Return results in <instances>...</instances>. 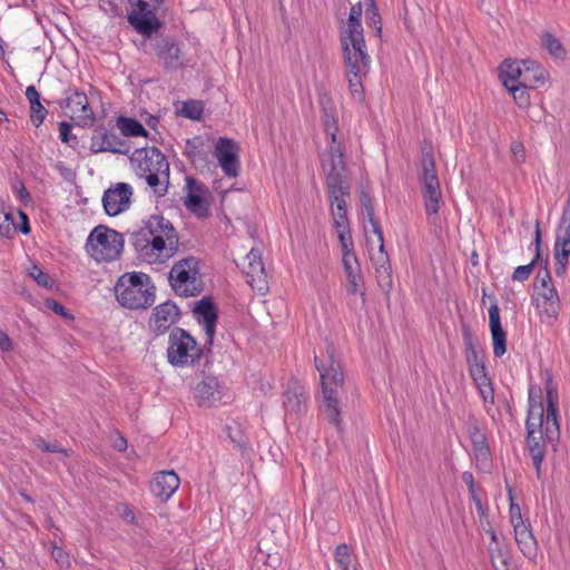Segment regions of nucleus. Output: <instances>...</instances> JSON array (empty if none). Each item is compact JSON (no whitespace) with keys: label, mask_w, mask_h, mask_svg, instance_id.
Here are the masks:
<instances>
[{"label":"nucleus","mask_w":570,"mask_h":570,"mask_svg":"<svg viewBox=\"0 0 570 570\" xmlns=\"http://www.w3.org/2000/svg\"><path fill=\"white\" fill-rule=\"evenodd\" d=\"M138 257L148 264H163L176 255L179 236L171 222L161 215H150L139 229L129 234Z\"/></svg>","instance_id":"nucleus-1"},{"label":"nucleus","mask_w":570,"mask_h":570,"mask_svg":"<svg viewBox=\"0 0 570 570\" xmlns=\"http://www.w3.org/2000/svg\"><path fill=\"white\" fill-rule=\"evenodd\" d=\"M525 428L527 446L533 460L537 476L540 478L541 464L546 455V442L553 443L560 436L558 402L552 389L547 391L546 410L541 402H534L530 399Z\"/></svg>","instance_id":"nucleus-2"},{"label":"nucleus","mask_w":570,"mask_h":570,"mask_svg":"<svg viewBox=\"0 0 570 570\" xmlns=\"http://www.w3.org/2000/svg\"><path fill=\"white\" fill-rule=\"evenodd\" d=\"M322 167L326 173V186L331 202L333 225L341 228L350 225L347 218V202L350 181L346 176L344 155L338 147H332L328 155L322 156Z\"/></svg>","instance_id":"nucleus-3"},{"label":"nucleus","mask_w":570,"mask_h":570,"mask_svg":"<svg viewBox=\"0 0 570 570\" xmlns=\"http://www.w3.org/2000/svg\"><path fill=\"white\" fill-rule=\"evenodd\" d=\"M314 362L321 376V411L340 430L342 421L337 387L343 384L344 376L335 348L332 345H327L324 352L315 355Z\"/></svg>","instance_id":"nucleus-4"},{"label":"nucleus","mask_w":570,"mask_h":570,"mask_svg":"<svg viewBox=\"0 0 570 570\" xmlns=\"http://www.w3.org/2000/svg\"><path fill=\"white\" fill-rule=\"evenodd\" d=\"M135 175L145 179L157 197L168 191L170 167L166 156L157 147H141L129 156Z\"/></svg>","instance_id":"nucleus-5"},{"label":"nucleus","mask_w":570,"mask_h":570,"mask_svg":"<svg viewBox=\"0 0 570 570\" xmlns=\"http://www.w3.org/2000/svg\"><path fill=\"white\" fill-rule=\"evenodd\" d=\"M118 303L129 309H145L155 302V286L145 273H126L115 285Z\"/></svg>","instance_id":"nucleus-6"},{"label":"nucleus","mask_w":570,"mask_h":570,"mask_svg":"<svg viewBox=\"0 0 570 570\" xmlns=\"http://www.w3.org/2000/svg\"><path fill=\"white\" fill-rule=\"evenodd\" d=\"M169 282L179 296H196L203 291L199 261L189 256L178 261L170 269Z\"/></svg>","instance_id":"nucleus-7"},{"label":"nucleus","mask_w":570,"mask_h":570,"mask_svg":"<svg viewBox=\"0 0 570 570\" xmlns=\"http://www.w3.org/2000/svg\"><path fill=\"white\" fill-rule=\"evenodd\" d=\"M203 350L184 328L175 327L168 337L167 360L179 367L194 366L200 360Z\"/></svg>","instance_id":"nucleus-8"},{"label":"nucleus","mask_w":570,"mask_h":570,"mask_svg":"<svg viewBox=\"0 0 570 570\" xmlns=\"http://www.w3.org/2000/svg\"><path fill=\"white\" fill-rule=\"evenodd\" d=\"M122 235L102 225L95 227L87 238V252L98 262H111L120 256Z\"/></svg>","instance_id":"nucleus-9"},{"label":"nucleus","mask_w":570,"mask_h":570,"mask_svg":"<svg viewBox=\"0 0 570 570\" xmlns=\"http://www.w3.org/2000/svg\"><path fill=\"white\" fill-rule=\"evenodd\" d=\"M425 212L429 216L436 215L441 203V188L432 153H422V173L419 177Z\"/></svg>","instance_id":"nucleus-10"},{"label":"nucleus","mask_w":570,"mask_h":570,"mask_svg":"<svg viewBox=\"0 0 570 570\" xmlns=\"http://www.w3.org/2000/svg\"><path fill=\"white\" fill-rule=\"evenodd\" d=\"M342 47L347 71L352 75H366L371 58L366 51L364 36H342Z\"/></svg>","instance_id":"nucleus-11"},{"label":"nucleus","mask_w":570,"mask_h":570,"mask_svg":"<svg viewBox=\"0 0 570 570\" xmlns=\"http://www.w3.org/2000/svg\"><path fill=\"white\" fill-rule=\"evenodd\" d=\"M556 274L562 275L567 269L570 256V194L566 200L554 242Z\"/></svg>","instance_id":"nucleus-12"},{"label":"nucleus","mask_w":570,"mask_h":570,"mask_svg":"<svg viewBox=\"0 0 570 570\" xmlns=\"http://www.w3.org/2000/svg\"><path fill=\"white\" fill-rule=\"evenodd\" d=\"M66 98L58 101L61 109L70 116L71 119L80 121H94L95 115L89 105L87 95L78 89L66 91Z\"/></svg>","instance_id":"nucleus-13"},{"label":"nucleus","mask_w":570,"mask_h":570,"mask_svg":"<svg viewBox=\"0 0 570 570\" xmlns=\"http://www.w3.org/2000/svg\"><path fill=\"white\" fill-rule=\"evenodd\" d=\"M150 47L166 70L183 67V55L174 39L156 37L150 40Z\"/></svg>","instance_id":"nucleus-14"},{"label":"nucleus","mask_w":570,"mask_h":570,"mask_svg":"<svg viewBox=\"0 0 570 570\" xmlns=\"http://www.w3.org/2000/svg\"><path fill=\"white\" fill-rule=\"evenodd\" d=\"M132 187L127 183H117L108 188L102 196L105 212L109 216H116L127 210L131 204Z\"/></svg>","instance_id":"nucleus-15"},{"label":"nucleus","mask_w":570,"mask_h":570,"mask_svg":"<svg viewBox=\"0 0 570 570\" xmlns=\"http://www.w3.org/2000/svg\"><path fill=\"white\" fill-rule=\"evenodd\" d=\"M238 145L230 138H218L215 147V156L227 177H236L239 173Z\"/></svg>","instance_id":"nucleus-16"},{"label":"nucleus","mask_w":570,"mask_h":570,"mask_svg":"<svg viewBox=\"0 0 570 570\" xmlns=\"http://www.w3.org/2000/svg\"><path fill=\"white\" fill-rule=\"evenodd\" d=\"M90 150L92 154L114 153L128 155L130 153V145L116 134L101 128L95 130L90 140Z\"/></svg>","instance_id":"nucleus-17"},{"label":"nucleus","mask_w":570,"mask_h":570,"mask_svg":"<svg viewBox=\"0 0 570 570\" xmlns=\"http://www.w3.org/2000/svg\"><path fill=\"white\" fill-rule=\"evenodd\" d=\"M159 9L160 8H151L147 6L134 7L132 11L128 14V22L138 33L145 37H150L161 26L159 19L156 17Z\"/></svg>","instance_id":"nucleus-18"},{"label":"nucleus","mask_w":570,"mask_h":570,"mask_svg":"<svg viewBox=\"0 0 570 570\" xmlns=\"http://www.w3.org/2000/svg\"><path fill=\"white\" fill-rule=\"evenodd\" d=\"M179 315V308L174 302L161 303L154 308L149 327L156 335H163L178 322Z\"/></svg>","instance_id":"nucleus-19"},{"label":"nucleus","mask_w":570,"mask_h":570,"mask_svg":"<svg viewBox=\"0 0 570 570\" xmlns=\"http://www.w3.org/2000/svg\"><path fill=\"white\" fill-rule=\"evenodd\" d=\"M194 314L197 321L204 326L206 334L205 346L213 345L218 317L217 308L213 299L210 297H203L196 302Z\"/></svg>","instance_id":"nucleus-20"},{"label":"nucleus","mask_w":570,"mask_h":570,"mask_svg":"<svg viewBox=\"0 0 570 570\" xmlns=\"http://www.w3.org/2000/svg\"><path fill=\"white\" fill-rule=\"evenodd\" d=\"M199 406L210 407L222 400V390L217 377L205 376L194 390Z\"/></svg>","instance_id":"nucleus-21"},{"label":"nucleus","mask_w":570,"mask_h":570,"mask_svg":"<svg viewBox=\"0 0 570 570\" xmlns=\"http://www.w3.org/2000/svg\"><path fill=\"white\" fill-rule=\"evenodd\" d=\"M320 106L322 111V120L325 128L326 134L331 137L332 144L330 149L324 155H328L331 153L332 147H338L341 149L340 144H336V132H337V114L333 99L331 96L323 91L320 94Z\"/></svg>","instance_id":"nucleus-22"},{"label":"nucleus","mask_w":570,"mask_h":570,"mask_svg":"<svg viewBox=\"0 0 570 570\" xmlns=\"http://www.w3.org/2000/svg\"><path fill=\"white\" fill-rule=\"evenodd\" d=\"M179 476L174 471H161L150 482V491L165 502L178 490Z\"/></svg>","instance_id":"nucleus-23"},{"label":"nucleus","mask_w":570,"mask_h":570,"mask_svg":"<svg viewBox=\"0 0 570 570\" xmlns=\"http://www.w3.org/2000/svg\"><path fill=\"white\" fill-rule=\"evenodd\" d=\"M490 332L493 343V354L501 357L507 352V333L504 332L500 321V309L497 304L489 308Z\"/></svg>","instance_id":"nucleus-24"},{"label":"nucleus","mask_w":570,"mask_h":570,"mask_svg":"<svg viewBox=\"0 0 570 570\" xmlns=\"http://www.w3.org/2000/svg\"><path fill=\"white\" fill-rule=\"evenodd\" d=\"M284 407L286 413L299 414L305 409L306 392L297 380H289L285 391Z\"/></svg>","instance_id":"nucleus-25"},{"label":"nucleus","mask_w":570,"mask_h":570,"mask_svg":"<svg viewBox=\"0 0 570 570\" xmlns=\"http://www.w3.org/2000/svg\"><path fill=\"white\" fill-rule=\"evenodd\" d=\"M513 531L515 542L521 553L529 560H535L538 554V543L532 533L530 523Z\"/></svg>","instance_id":"nucleus-26"},{"label":"nucleus","mask_w":570,"mask_h":570,"mask_svg":"<svg viewBox=\"0 0 570 570\" xmlns=\"http://www.w3.org/2000/svg\"><path fill=\"white\" fill-rule=\"evenodd\" d=\"M203 142L199 137L187 141L186 155L199 171L210 170V160L208 153L202 147Z\"/></svg>","instance_id":"nucleus-27"},{"label":"nucleus","mask_w":570,"mask_h":570,"mask_svg":"<svg viewBox=\"0 0 570 570\" xmlns=\"http://www.w3.org/2000/svg\"><path fill=\"white\" fill-rule=\"evenodd\" d=\"M523 77L521 85L530 88H537L544 83L548 72L534 60H523Z\"/></svg>","instance_id":"nucleus-28"},{"label":"nucleus","mask_w":570,"mask_h":570,"mask_svg":"<svg viewBox=\"0 0 570 570\" xmlns=\"http://www.w3.org/2000/svg\"><path fill=\"white\" fill-rule=\"evenodd\" d=\"M523 68V60L517 61L505 59L500 66V78L504 87H510L511 85H521Z\"/></svg>","instance_id":"nucleus-29"},{"label":"nucleus","mask_w":570,"mask_h":570,"mask_svg":"<svg viewBox=\"0 0 570 570\" xmlns=\"http://www.w3.org/2000/svg\"><path fill=\"white\" fill-rule=\"evenodd\" d=\"M26 97L30 104L31 122L35 127L38 128L43 122L48 111L41 104L40 94L38 92L35 86L27 87Z\"/></svg>","instance_id":"nucleus-30"},{"label":"nucleus","mask_w":570,"mask_h":570,"mask_svg":"<svg viewBox=\"0 0 570 570\" xmlns=\"http://www.w3.org/2000/svg\"><path fill=\"white\" fill-rule=\"evenodd\" d=\"M248 284L261 293L267 289L266 272L263 262L248 263L246 266Z\"/></svg>","instance_id":"nucleus-31"},{"label":"nucleus","mask_w":570,"mask_h":570,"mask_svg":"<svg viewBox=\"0 0 570 570\" xmlns=\"http://www.w3.org/2000/svg\"><path fill=\"white\" fill-rule=\"evenodd\" d=\"M534 243H535V250H537L535 258L532 259V262L527 265L518 266L512 274L513 281H515V282L527 281L530 277V275L534 268V265L537 263V259L540 256L541 229H540L539 220H537V224H535Z\"/></svg>","instance_id":"nucleus-32"},{"label":"nucleus","mask_w":570,"mask_h":570,"mask_svg":"<svg viewBox=\"0 0 570 570\" xmlns=\"http://www.w3.org/2000/svg\"><path fill=\"white\" fill-rule=\"evenodd\" d=\"M361 205L363 208V215L368 218V222L372 226L373 233L377 237V242L380 244V249L382 250L384 248L383 232H382V228H381L377 219L375 218L372 199L365 193H362V195H361Z\"/></svg>","instance_id":"nucleus-33"},{"label":"nucleus","mask_w":570,"mask_h":570,"mask_svg":"<svg viewBox=\"0 0 570 570\" xmlns=\"http://www.w3.org/2000/svg\"><path fill=\"white\" fill-rule=\"evenodd\" d=\"M117 127L125 137H148V131L134 118L118 117Z\"/></svg>","instance_id":"nucleus-34"},{"label":"nucleus","mask_w":570,"mask_h":570,"mask_svg":"<svg viewBox=\"0 0 570 570\" xmlns=\"http://www.w3.org/2000/svg\"><path fill=\"white\" fill-rule=\"evenodd\" d=\"M380 253L381 255L377 262L381 263V265L376 268V277L380 287L387 293L392 288V268L389 264L387 256L384 254V248L382 250L380 249Z\"/></svg>","instance_id":"nucleus-35"},{"label":"nucleus","mask_w":570,"mask_h":570,"mask_svg":"<svg viewBox=\"0 0 570 570\" xmlns=\"http://www.w3.org/2000/svg\"><path fill=\"white\" fill-rule=\"evenodd\" d=\"M537 308L539 311L540 321L546 324H552L560 309V301L559 299H534Z\"/></svg>","instance_id":"nucleus-36"},{"label":"nucleus","mask_w":570,"mask_h":570,"mask_svg":"<svg viewBox=\"0 0 570 570\" xmlns=\"http://www.w3.org/2000/svg\"><path fill=\"white\" fill-rule=\"evenodd\" d=\"M362 3L357 2L352 6L346 23V29L343 36H360L363 35V27L361 23Z\"/></svg>","instance_id":"nucleus-37"},{"label":"nucleus","mask_w":570,"mask_h":570,"mask_svg":"<svg viewBox=\"0 0 570 570\" xmlns=\"http://www.w3.org/2000/svg\"><path fill=\"white\" fill-rule=\"evenodd\" d=\"M186 208L198 218H205L209 215V207L203 195H187L185 199Z\"/></svg>","instance_id":"nucleus-38"},{"label":"nucleus","mask_w":570,"mask_h":570,"mask_svg":"<svg viewBox=\"0 0 570 570\" xmlns=\"http://www.w3.org/2000/svg\"><path fill=\"white\" fill-rule=\"evenodd\" d=\"M469 346L471 348V354H472V357H473V363H471V357L468 356V362L470 363V374L474 381V383L478 385H482L484 383H488L490 382L491 380L489 379L488 374H487V368H485V365L483 363H478L476 362V353L471 344V342H469Z\"/></svg>","instance_id":"nucleus-39"},{"label":"nucleus","mask_w":570,"mask_h":570,"mask_svg":"<svg viewBox=\"0 0 570 570\" xmlns=\"http://www.w3.org/2000/svg\"><path fill=\"white\" fill-rule=\"evenodd\" d=\"M491 564L494 570H509V556L500 544H489L488 548Z\"/></svg>","instance_id":"nucleus-40"},{"label":"nucleus","mask_w":570,"mask_h":570,"mask_svg":"<svg viewBox=\"0 0 570 570\" xmlns=\"http://www.w3.org/2000/svg\"><path fill=\"white\" fill-rule=\"evenodd\" d=\"M344 271L347 278V292L353 295L361 294L364 296V291L362 289L363 277L360 266H354Z\"/></svg>","instance_id":"nucleus-41"},{"label":"nucleus","mask_w":570,"mask_h":570,"mask_svg":"<svg viewBox=\"0 0 570 570\" xmlns=\"http://www.w3.org/2000/svg\"><path fill=\"white\" fill-rule=\"evenodd\" d=\"M542 46L549 51L554 58L563 59L567 55L564 47L561 41L557 39L551 32H544L542 35Z\"/></svg>","instance_id":"nucleus-42"},{"label":"nucleus","mask_w":570,"mask_h":570,"mask_svg":"<svg viewBox=\"0 0 570 570\" xmlns=\"http://www.w3.org/2000/svg\"><path fill=\"white\" fill-rule=\"evenodd\" d=\"M470 440L474 450L475 459L479 461H488L490 456V450L487 436L483 431L475 435H471Z\"/></svg>","instance_id":"nucleus-43"},{"label":"nucleus","mask_w":570,"mask_h":570,"mask_svg":"<svg viewBox=\"0 0 570 570\" xmlns=\"http://www.w3.org/2000/svg\"><path fill=\"white\" fill-rule=\"evenodd\" d=\"M365 10L366 24L375 30V35L381 37L382 33V20L379 10L375 4V0H367Z\"/></svg>","instance_id":"nucleus-44"},{"label":"nucleus","mask_w":570,"mask_h":570,"mask_svg":"<svg viewBox=\"0 0 570 570\" xmlns=\"http://www.w3.org/2000/svg\"><path fill=\"white\" fill-rule=\"evenodd\" d=\"M334 559L341 570H356L355 567H351V550L347 544L342 543L336 547Z\"/></svg>","instance_id":"nucleus-45"},{"label":"nucleus","mask_w":570,"mask_h":570,"mask_svg":"<svg viewBox=\"0 0 570 570\" xmlns=\"http://www.w3.org/2000/svg\"><path fill=\"white\" fill-rule=\"evenodd\" d=\"M513 96L515 104L521 108H527L530 106V95L528 92V88L522 85H511L510 87H505Z\"/></svg>","instance_id":"nucleus-46"},{"label":"nucleus","mask_w":570,"mask_h":570,"mask_svg":"<svg viewBox=\"0 0 570 570\" xmlns=\"http://www.w3.org/2000/svg\"><path fill=\"white\" fill-rule=\"evenodd\" d=\"M16 229L12 214L4 208H0V235L10 238Z\"/></svg>","instance_id":"nucleus-47"},{"label":"nucleus","mask_w":570,"mask_h":570,"mask_svg":"<svg viewBox=\"0 0 570 570\" xmlns=\"http://www.w3.org/2000/svg\"><path fill=\"white\" fill-rule=\"evenodd\" d=\"M33 444L40 449L41 451L43 452H49V453H61L66 456L69 455V451L65 448H62L57 441H53V442H47L41 436H36L33 439Z\"/></svg>","instance_id":"nucleus-48"},{"label":"nucleus","mask_w":570,"mask_h":570,"mask_svg":"<svg viewBox=\"0 0 570 570\" xmlns=\"http://www.w3.org/2000/svg\"><path fill=\"white\" fill-rule=\"evenodd\" d=\"M28 274L39 286L45 288H51L53 286V279L36 264L31 266Z\"/></svg>","instance_id":"nucleus-49"},{"label":"nucleus","mask_w":570,"mask_h":570,"mask_svg":"<svg viewBox=\"0 0 570 570\" xmlns=\"http://www.w3.org/2000/svg\"><path fill=\"white\" fill-rule=\"evenodd\" d=\"M365 75H352L350 71H347V78H348V87L351 90L352 97L361 101L364 97L363 92V83H362V77Z\"/></svg>","instance_id":"nucleus-50"},{"label":"nucleus","mask_w":570,"mask_h":570,"mask_svg":"<svg viewBox=\"0 0 570 570\" xmlns=\"http://www.w3.org/2000/svg\"><path fill=\"white\" fill-rule=\"evenodd\" d=\"M203 111V104L196 100L185 102L181 109L183 115L193 120L199 119L202 117Z\"/></svg>","instance_id":"nucleus-51"},{"label":"nucleus","mask_w":570,"mask_h":570,"mask_svg":"<svg viewBox=\"0 0 570 570\" xmlns=\"http://www.w3.org/2000/svg\"><path fill=\"white\" fill-rule=\"evenodd\" d=\"M337 230L338 240L342 247V250L353 249V238L350 229V225L341 228H335Z\"/></svg>","instance_id":"nucleus-52"},{"label":"nucleus","mask_w":570,"mask_h":570,"mask_svg":"<svg viewBox=\"0 0 570 570\" xmlns=\"http://www.w3.org/2000/svg\"><path fill=\"white\" fill-rule=\"evenodd\" d=\"M59 136L61 141L70 146H73L78 142L77 137L71 132V126L66 121H61L59 124Z\"/></svg>","instance_id":"nucleus-53"},{"label":"nucleus","mask_w":570,"mask_h":570,"mask_svg":"<svg viewBox=\"0 0 570 570\" xmlns=\"http://www.w3.org/2000/svg\"><path fill=\"white\" fill-rule=\"evenodd\" d=\"M45 306L48 309H50L53 313H56L57 315H60V316H62L65 318H68V320L72 318V315L66 311L65 306L62 304H60L59 302H57L56 299H53V298H47L45 301Z\"/></svg>","instance_id":"nucleus-54"},{"label":"nucleus","mask_w":570,"mask_h":570,"mask_svg":"<svg viewBox=\"0 0 570 570\" xmlns=\"http://www.w3.org/2000/svg\"><path fill=\"white\" fill-rule=\"evenodd\" d=\"M342 262L344 269L360 266L357 257L353 249L342 250Z\"/></svg>","instance_id":"nucleus-55"},{"label":"nucleus","mask_w":570,"mask_h":570,"mask_svg":"<svg viewBox=\"0 0 570 570\" xmlns=\"http://www.w3.org/2000/svg\"><path fill=\"white\" fill-rule=\"evenodd\" d=\"M186 187H187V190H188L187 195H195V194L202 195L206 190L205 186L202 183L197 181L193 177H187L186 178Z\"/></svg>","instance_id":"nucleus-56"},{"label":"nucleus","mask_w":570,"mask_h":570,"mask_svg":"<svg viewBox=\"0 0 570 570\" xmlns=\"http://www.w3.org/2000/svg\"><path fill=\"white\" fill-rule=\"evenodd\" d=\"M478 389L484 402L494 403V392L491 381L482 385H478Z\"/></svg>","instance_id":"nucleus-57"},{"label":"nucleus","mask_w":570,"mask_h":570,"mask_svg":"<svg viewBox=\"0 0 570 570\" xmlns=\"http://www.w3.org/2000/svg\"><path fill=\"white\" fill-rule=\"evenodd\" d=\"M534 299H559L558 293L553 286H546V288H541Z\"/></svg>","instance_id":"nucleus-58"},{"label":"nucleus","mask_w":570,"mask_h":570,"mask_svg":"<svg viewBox=\"0 0 570 570\" xmlns=\"http://www.w3.org/2000/svg\"><path fill=\"white\" fill-rule=\"evenodd\" d=\"M510 149L518 163H523L525 160V150L522 142L513 141Z\"/></svg>","instance_id":"nucleus-59"},{"label":"nucleus","mask_w":570,"mask_h":570,"mask_svg":"<svg viewBox=\"0 0 570 570\" xmlns=\"http://www.w3.org/2000/svg\"><path fill=\"white\" fill-rule=\"evenodd\" d=\"M472 494V500L475 504V508H476V512L480 517V520H481V523L483 524V519H487V509L483 505L481 499L479 498V495L474 492H471Z\"/></svg>","instance_id":"nucleus-60"},{"label":"nucleus","mask_w":570,"mask_h":570,"mask_svg":"<svg viewBox=\"0 0 570 570\" xmlns=\"http://www.w3.org/2000/svg\"><path fill=\"white\" fill-rule=\"evenodd\" d=\"M132 7H151L160 8L165 0H128Z\"/></svg>","instance_id":"nucleus-61"},{"label":"nucleus","mask_w":570,"mask_h":570,"mask_svg":"<svg viewBox=\"0 0 570 570\" xmlns=\"http://www.w3.org/2000/svg\"><path fill=\"white\" fill-rule=\"evenodd\" d=\"M466 429L470 438L471 435H475L482 431L479 421L474 416L469 417Z\"/></svg>","instance_id":"nucleus-62"},{"label":"nucleus","mask_w":570,"mask_h":570,"mask_svg":"<svg viewBox=\"0 0 570 570\" xmlns=\"http://www.w3.org/2000/svg\"><path fill=\"white\" fill-rule=\"evenodd\" d=\"M14 190H16V194H17V197L22 200V202H27L30 199V194L29 191L27 190L26 186L23 185V183H19L18 186L14 187Z\"/></svg>","instance_id":"nucleus-63"},{"label":"nucleus","mask_w":570,"mask_h":570,"mask_svg":"<svg viewBox=\"0 0 570 570\" xmlns=\"http://www.w3.org/2000/svg\"><path fill=\"white\" fill-rule=\"evenodd\" d=\"M0 348L8 352L12 348V342L7 333L0 330Z\"/></svg>","instance_id":"nucleus-64"}]
</instances>
